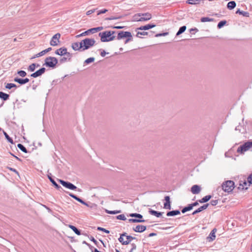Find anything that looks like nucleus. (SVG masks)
Instances as JSON below:
<instances>
[{"label": "nucleus", "instance_id": "423d86ee", "mask_svg": "<svg viewBox=\"0 0 252 252\" xmlns=\"http://www.w3.org/2000/svg\"><path fill=\"white\" fill-rule=\"evenodd\" d=\"M221 187L224 191L229 192L234 189V183L232 181H227L222 184Z\"/></svg>", "mask_w": 252, "mask_h": 252}, {"label": "nucleus", "instance_id": "13d9d810", "mask_svg": "<svg viewBox=\"0 0 252 252\" xmlns=\"http://www.w3.org/2000/svg\"><path fill=\"white\" fill-rule=\"evenodd\" d=\"M198 200L192 203V204H189V206H191V209L193 208V207L194 206H196L197 205H198Z\"/></svg>", "mask_w": 252, "mask_h": 252}, {"label": "nucleus", "instance_id": "2eb2a0df", "mask_svg": "<svg viewBox=\"0 0 252 252\" xmlns=\"http://www.w3.org/2000/svg\"><path fill=\"white\" fill-rule=\"evenodd\" d=\"M156 27V25L155 24H147L145 26H141L138 28L136 29V31L137 30H148L150 29H152L153 28H154Z\"/></svg>", "mask_w": 252, "mask_h": 252}, {"label": "nucleus", "instance_id": "6e6d98bb", "mask_svg": "<svg viewBox=\"0 0 252 252\" xmlns=\"http://www.w3.org/2000/svg\"><path fill=\"white\" fill-rule=\"evenodd\" d=\"M107 11H108V10L106 9L100 10L98 11L97 15H100L101 14L105 13Z\"/></svg>", "mask_w": 252, "mask_h": 252}, {"label": "nucleus", "instance_id": "6ab92c4d", "mask_svg": "<svg viewBox=\"0 0 252 252\" xmlns=\"http://www.w3.org/2000/svg\"><path fill=\"white\" fill-rule=\"evenodd\" d=\"M142 21H148L152 18V15L150 13H141Z\"/></svg>", "mask_w": 252, "mask_h": 252}, {"label": "nucleus", "instance_id": "f3484780", "mask_svg": "<svg viewBox=\"0 0 252 252\" xmlns=\"http://www.w3.org/2000/svg\"><path fill=\"white\" fill-rule=\"evenodd\" d=\"M14 81L18 83L20 85H23V84H26L27 83L29 82L30 80H29V79H28L27 78H25V79H21V78H19L18 77H15L14 79Z\"/></svg>", "mask_w": 252, "mask_h": 252}, {"label": "nucleus", "instance_id": "f8f14e48", "mask_svg": "<svg viewBox=\"0 0 252 252\" xmlns=\"http://www.w3.org/2000/svg\"><path fill=\"white\" fill-rule=\"evenodd\" d=\"M71 47L72 49L75 51H83V47L81 44V42L78 43V42H74L71 45Z\"/></svg>", "mask_w": 252, "mask_h": 252}, {"label": "nucleus", "instance_id": "a211bd4d", "mask_svg": "<svg viewBox=\"0 0 252 252\" xmlns=\"http://www.w3.org/2000/svg\"><path fill=\"white\" fill-rule=\"evenodd\" d=\"M149 212L151 215L155 216L157 218H163V217H162L163 212H159L151 209L149 211Z\"/></svg>", "mask_w": 252, "mask_h": 252}, {"label": "nucleus", "instance_id": "49530a36", "mask_svg": "<svg viewBox=\"0 0 252 252\" xmlns=\"http://www.w3.org/2000/svg\"><path fill=\"white\" fill-rule=\"evenodd\" d=\"M226 21H221L218 24V28L220 29L226 24Z\"/></svg>", "mask_w": 252, "mask_h": 252}, {"label": "nucleus", "instance_id": "79ce46f5", "mask_svg": "<svg viewBox=\"0 0 252 252\" xmlns=\"http://www.w3.org/2000/svg\"><path fill=\"white\" fill-rule=\"evenodd\" d=\"M191 210V206H189V205H188L187 206L185 207L182 210V212L183 213H185V212L190 211Z\"/></svg>", "mask_w": 252, "mask_h": 252}, {"label": "nucleus", "instance_id": "a19ab883", "mask_svg": "<svg viewBox=\"0 0 252 252\" xmlns=\"http://www.w3.org/2000/svg\"><path fill=\"white\" fill-rule=\"evenodd\" d=\"M201 0H188V3L190 4H196L199 3Z\"/></svg>", "mask_w": 252, "mask_h": 252}, {"label": "nucleus", "instance_id": "2f4dec72", "mask_svg": "<svg viewBox=\"0 0 252 252\" xmlns=\"http://www.w3.org/2000/svg\"><path fill=\"white\" fill-rule=\"evenodd\" d=\"M141 13H137L136 14H135L133 16V20L134 21H142V20H141Z\"/></svg>", "mask_w": 252, "mask_h": 252}, {"label": "nucleus", "instance_id": "4468645a", "mask_svg": "<svg viewBox=\"0 0 252 252\" xmlns=\"http://www.w3.org/2000/svg\"><path fill=\"white\" fill-rule=\"evenodd\" d=\"M217 229L214 228L208 237H207V239L209 242H211L214 240L216 238L215 233L217 232Z\"/></svg>", "mask_w": 252, "mask_h": 252}, {"label": "nucleus", "instance_id": "0eeeda50", "mask_svg": "<svg viewBox=\"0 0 252 252\" xmlns=\"http://www.w3.org/2000/svg\"><path fill=\"white\" fill-rule=\"evenodd\" d=\"M58 181L65 188L71 190H75L77 189V187L72 184V183L63 181L61 179H59Z\"/></svg>", "mask_w": 252, "mask_h": 252}, {"label": "nucleus", "instance_id": "e433bc0d", "mask_svg": "<svg viewBox=\"0 0 252 252\" xmlns=\"http://www.w3.org/2000/svg\"><path fill=\"white\" fill-rule=\"evenodd\" d=\"M3 132L4 135L5 136V137L7 139V140L10 143L13 144V141L12 139L9 136V135L7 134V133L6 132H5L4 131H3Z\"/></svg>", "mask_w": 252, "mask_h": 252}, {"label": "nucleus", "instance_id": "c9c22d12", "mask_svg": "<svg viewBox=\"0 0 252 252\" xmlns=\"http://www.w3.org/2000/svg\"><path fill=\"white\" fill-rule=\"evenodd\" d=\"M17 147L19 149H20L22 152L27 153L28 152V151L27 149L25 148V147L22 144H18L17 145Z\"/></svg>", "mask_w": 252, "mask_h": 252}, {"label": "nucleus", "instance_id": "09e8293b", "mask_svg": "<svg viewBox=\"0 0 252 252\" xmlns=\"http://www.w3.org/2000/svg\"><path fill=\"white\" fill-rule=\"evenodd\" d=\"M90 33L89 32V30L87 31H85V32L79 34V35H76V37H81V36H85L86 35H88Z\"/></svg>", "mask_w": 252, "mask_h": 252}, {"label": "nucleus", "instance_id": "c85d7f7f", "mask_svg": "<svg viewBox=\"0 0 252 252\" xmlns=\"http://www.w3.org/2000/svg\"><path fill=\"white\" fill-rule=\"evenodd\" d=\"M236 5V2L234 1H231L227 3V7L228 9L231 10L234 8Z\"/></svg>", "mask_w": 252, "mask_h": 252}, {"label": "nucleus", "instance_id": "6e6552de", "mask_svg": "<svg viewBox=\"0 0 252 252\" xmlns=\"http://www.w3.org/2000/svg\"><path fill=\"white\" fill-rule=\"evenodd\" d=\"M61 37V34L57 33L55 34L52 38L50 44L52 46H56L59 45L60 43V38Z\"/></svg>", "mask_w": 252, "mask_h": 252}, {"label": "nucleus", "instance_id": "aec40b11", "mask_svg": "<svg viewBox=\"0 0 252 252\" xmlns=\"http://www.w3.org/2000/svg\"><path fill=\"white\" fill-rule=\"evenodd\" d=\"M164 200L165 201V202L164 204V208L166 209H170L171 205L170 201V197L169 196H165Z\"/></svg>", "mask_w": 252, "mask_h": 252}, {"label": "nucleus", "instance_id": "cd10ccee", "mask_svg": "<svg viewBox=\"0 0 252 252\" xmlns=\"http://www.w3.org/2000/svg\"><path fill=\"white\" fill-rule=\"evenodd\" d=\"M68 227L70 228L77 235H81V233L80 230L77 229L75 226L72 225H68Z\"/></svg>", "mask_w": 252, "mask_h": 252}, {"label": "nucleus", "instance_id": "c03bdc74", "mask_svg": "<svg viewBox=\"0 0 252 252\" xmlns=\"http://www.w3.org/2000/svg\"><path fill=\"white\" fill-rule=\"evenodd\" d=\"M94 61V57H91L86 60L84 62V63L86 64H89L90 63L93 62Z\"/></svg>", "mask_w": 252, "mask_h": 252}, {"label": "nucleus", "instance_id": "de8ad7c7", "mask_svg": "<svg viewBox=\"0 0 252 252\" xmlns=\"http://www.w3.org/2000/svg\"><path fill=\"white\" fill-rule=\"evenodd\" d=\"M46 53V52L45 51V50H43L41 52H39V53L37 54L34 57V58H37V57H41L42 56H43L44 55H45Z\"/></svg>", "mask_w": 252, "mask_h": 252}, {"label": "nucleus", "instance_id": "ea45409f", "mask_svg": "<svg viewBox=\"0 0 252 252\" xmlns=\"http://www.w3.org/2000/svg\"><path fill=\"white\" fill-rule=\"evenodd\" d=\"M17 86L15 84L13 83H7L5 86V88L8 89H11L12 88H16Z\"/></svg>", "mask_w": 252, "mask_h": 252}, {"label": "nucleus", "instance_id": "603ef678", "mask_svg": "<svg viewBox=\"0 0 252 252\" xmlns=\"http://www.w3.org/2000/svg\"><path fill=\"white\" fill-rule=\"evenodd\" d=\"M247 181L249 184V185L251 184L252 185V173L248 176Z\"/></svg>", "mask_w": 252, "mask_h": 252}, {"label": "nucleus", "instance_id": "69168bd1", "mask_svg": "<svg viewBox=\"0 0 252 252\" xmlns=\"http://www.w3.org/2000/svg\"><path fill=\"white\" fill-rule=\"evenodd\" d=\"M83 244H86V245H87L89 247V248H90V249L92 250L93 247L89 244H88V243H87L86 241H84L83 242Z\"/></svg>", "mask_w": 252, "mask_h": 252}, {"label": "nucleus", "instance_id": "a18cd8bd", "mask_svg": "<svg viewBox=\"0 0 252 252\" xmlns=\"http://www.w3.org/2000/svg\"><path fill=\"white\" fill-rule=\"evenodd\" d=\"M17 73L20 76L22 77H25L27 75V73L23 70L18 71Z\"/></svg>", "mask_w": 252, "mask_h": 252}, {"label": "nucleus", "instance_id": "864d4df0", "mask_svg": "<svg viewBox=\"0 0 252 252\" xmlns=\"http://www.w3.org/2000/svg\"><path fill=\"white\" fill-rule=\"evenodd\" d=\"M97 229L98 230L102 231H103V232H105L106 233H107V234L109 233V230H108L107 229H105V228L101 227H98Z\"/></svg>", "mask_w": 252, "mask_h": 252}, {"label": "nucleus", "instance_id": "473e14b6", "mask_svg": "<svg viewBox=\"0 0 252 252\" xmlns=\"http://www.w3.org/2000/svg\"><path fill=\"white\" fill-rule=\"evenodd\" d=\"M127 216L131 217H135L139 219H142L143 218V216L141 214L137 213H131L129 214V215H127Z\"/></svg>", "mask_w": 252, "mask_h": 252}, {"label": "nucleus", "instance_id": "f257e3e1", "mask_svg": "<svg viewBox=\"0 0 252 252\" xmlns=\"http://www.w3.org/2000/svg\"><path fill=\"white\" fill-rule=\"evenodd\" d=\"M116 33L115 31H106L99 33L98 35L100 37L101 42H109L114 40L116 36L114 35Z\"/></svg>", "mask_w": 252, "mask_h": 252}, {"label": "nucleus", "instance_id": "f03ea898", "mask_svg": "<svg viewBox=\"0 0 252 252\" xmlns=\"http://www.w3.org/2000/svg\"><path fill=\"white\" fill-rule=\"evenodd\" d=\"M135 239V237L127 235L126 233H124L121 234L118 240L122 245H126L129 244L132 240Z\"/></svg>", "mask_w": 252, "mask_h": 252}, {"label": "nucleus", "instance_id": "58836bf2", "mask_svg": "<svg viewBox=\"0 0 252 252\" xmlns=\"http://www.w3.org/2000/svg\"><path fill=\"white\" fill-rule=\"evenodd\" d=\"M148 32H138L136 34V36L137 37L141 38V35H148Z\"/></svg>", "mask_w": 252, "mask_h": 252}, {"label": "nucleus", "instance_id": "bf43d9fd", "mask_svg": "<svg viewBox=\"0 0 252 252\" xmlns=\"http://www.w3.org/2000/svg\"><path fill=\"white\" fill-rule=\"evenodd\" d=\"M168 34V32H163L162 33H158L156 35V36L159 37V36H165V35H167Z\"/></svg>", "mask_w": 252, "mask_h": 252}, {"label": "nucleus", "instance_id": "9d476101", "mask_svg": "<svg viewBox=\"0 0 252 252\" xmlns=\"http://www.w3.org/2000/svg\"><path fill=\"white\" fill-rule=\"evenodd\" d=\"M69 53V52H68L67 51V49L65 47H62L60 49H57L55 51V54L56 55H60L61 56H64Z\"/></svg>", "mask_w": 252, "mask_h": 252}, {"label": "nucleus", "instance_id": "393cba45", "mask_svg": "<svg viewBox=\"0 0 252 252\" xmlns=\"http://www.w3.org/2000/svg\"><path fill=\"white\" fill-rule=\"evenodd\" d=\"M179 214H180V212L179 210H173L168 212L166 215L167 216H174Z\"/></svg>", "mask_w": 252, "mask_h": 252}, {"label": "nucleus", "instance_id": "5701e85b", "mask_svg": "<svg viewBox=\"0 0 252 252\" xmlns=\"http://www.w3.org/2000/svg\"><path fill=\"white\" fill-rule=\"evenodd\" d=\"M248 183L246 180L240 181L239 182V186L238 187V189H247L248 187H247Z\"/></svg>", "mask_w": 252, "mask_h": 252}, {"label": "nucleus", "instance_id": "7c9ffc66", "mask_svg": "<svg viewBox=\"0 0 252 252\" xmlns=\"http://www.w3.org/2000/svg\"><path fill=\"white\" fill-rule=\"evenodd\" d=\"M112 219V217H111ZM113 219H118L122 220H126V218L124 214H121L118 215L116 217H113L112 218Z\"/></svg>", "mask_w": 252, "mask_h": 252}, {"label": "nucleus", "instance_id": "774afa93", "mask_svg": "<svg viewBox=\"0 0 252 252\" xmlns=\"http://www.w3.org/2000/svg\"><path fill=\"white\" fill-rule=\"evenodd\" d=\"M201 211L199 210V209L198 208L197 210H196L195 211H194L193 213H192V215H194V214H196L197 213H198L199 212H200Z\"/></svg>", "mask_w": 252, "mask_h": 252}, {"label": "nucleus", "instance_id": "680f3d73", "mask_svg": "<svg viewBox=\"0 0 252 252\" xmlns=\"http://www.w3.org/2000/svg\"><path fill=\"white\" fill-rule=\"evenodd\" d=\"M95 9L90 10L87 12L86 14L87 15H89L92 13H94L95 11Z\"/></svg>", "mask_w": 252, "mask_h": 252}, {"label": "nucleus", "instance_id": "412c9836", "mask_svg": "<svg viewBox=\"0 0 252 252\" xmlns=\"http://www.w3.org/2000/svg\"><path fill=\"white\" fill-rule=\"evenodd\" d=\"M133 229L135 232H142L146 229V226L142 225H138L136 227H133Z\"/></svg>", "mask_w": 252, "mask_h": 252}, {"label": "nucleus", "instance_id": "4be33fe9", "mask_svg": "<svg viewBox=\"0 0 252 252\" xmlns=\"http://www.w3.org/2000/svg\"><path fill=\"white\" fill-rule=\"evenodd\" d=\"M48 178L50 181V182L53 184V185L54 186L55 188L57 189H60L61 188V187L58 185L57 183L55 182V181L51 177V174L50 173V174L48 175Z\"/></svg>", "mask_w": 252, "mask_h": 252}, {"label": "nucleus", "instance_id": "c756f323", "mask_svg": "<svg viewBox=\"0 0 252 252\" xmlns=\"http://www.w3.org/2000/svg\"><path fill=\"white\" fill-rule=\"evenodd\" d=\"M9 95L5 94L2 92H0V98L4 100H6L9 99Z\"/></svg>", "mask_w": 252, "mask_h": 252}, {"label": "nucleus", "instance_id": "ddd939ff", "mask_svg": "<svg viewBox=\"0 0 252 252\" xmlns=\"http://www.w3.org/2000/svg\"><path fill=\"white\" fill-rule=\"evenodd\" d=\"M72 58V54L70 53L67 54L66 55H64V57L62 58L60 60V62L61 63H65L66 62H69L71 60V59Z\"/></svg>", "mask_w": 252, "mask_h": 252}, {"label": "nucleus", "instance_id": "9b49d317", "mask_svg": "<svg viewBox=\"0 0 252 252\" xmlns=\"http://www.w3.org/2000/svg\"><path fill=\"white\" fill-rule=\"evenodd\" d=\"M45 68L44 67H42L38 70L32 73L31 75V76L33 78H36L38 76H41L42 74H43L45 72Z\"/></svg>", "mask_w": 252, "mask_h": 252}, {"label": "nucleus", "instance_id": "0e129e2a", "mask_svg": "<svg viewBox=\"0 0 252 252\" xmlns=\"http://www.w3.org/2000/svg\"><path fill=\"white\" fill-rule=\"evenodd\" d=\"M90 33H95L96 32L95 28H92L91 29L88 30Z\"/></svg>", "mask_w": 252, "mask_h": 252}, {"label": "nucleus", "instance_id": "b1692460", "mask_svg": "<svg viewBox=\"0 0 252 252\" xmlns=\"http://www.w3.org/2000/svg\"><path fill=\"white\" fill-rule=\"evenodd\" d=\"M67 193L70 196H71L73 198L75 199V200H77L78 202L81 203L83 204L87 205V204L83 200H82L81 198L78 197L75 195L73 194L72 193H70L68 192Z\"/></svg>", "mask_w": 252, "mask_h": 252}, {"label": "nucleus", "instance_id": "20e7f679", "mask_svg": "<svg viewBox=\"0 0 252 252\" xmlns=\"http://www.w3.org/2000/svg\"><path fill=\"white\" fill-rule=\"evenodd\" d=\"M58 61L55 57H49L45 59L44 65L54 68L56 67Z\"/></svg>", "mask_w": 252, "mask_h": 252}, {"label": "nucleus", "instance_id": "dca6fc26", "mask_svg": "<svg viewBox=\"0 0 252 252\" xmlns=\"http://www.w3.org/2000/svg\"><path fill=\"white\" fill-rule=\"evenodd\" d=\"M191 192L194 194H198L201 191V188L197 185H193L191 188Z\"/></svg>", "mask_w": 252, "mask_h": 252}, {"label": "nucleus", "instance_id": "a878e982", "mask_svg": "<svg viewBox=\"0 0 252 252\" xmlns=\"http://www.w3.org/2000/svg\"><path fill=\"white\" fill-rule=\"evenodd\" d=\"M211 198V195H208L204 196L202 199L198 200L201 203H205L208 201Z\"/></svg>", "mask_w": 252, "mask_h": 252}, {"label": "nucleus", "instance_id": "3c124183", "mask_svg": "<svg viewBox=\"0 0 252 252\" xmlns=\"http://www.w3.org/2000/svg\"><path fill=\"white\" fill-rule=\"evenodd\" d=\"M106 212L108 214H118V213H119L121 212V211L119 210V211H108V210H106Z\"/></svg>", "mask_w": 252, "mask_h": 252}, {"label": "nucleus", "instance_id": "bb28decb", "mask_svg": "<svg viewBox=\"0 0 252 252\" xmlns=\"http://www.w3.org/2000/svg\"><path fill=\"white\" fill-rule=\"evenodd\" d=\"M39 66V65L38 64L33 63L31 64L30 65H29V66L28 68V69L29 71L32 72L35 70L36 67H38Z\"/></svg>", "mask_w": 252, "mask_h": 252}, {"label": "nucleus", "instance_id": "8fccbe9b", "mask_svg": "<svg viewBox=\"0 0 252 252\" xmlns=\"http://www.w3.org/2000/svg\"><path fill=\"white\" fill-rule=\"evenodd\" d=\"M208 205H209V204L207 203V204H204L203 206L200 207L198 208L199 209V210L201 212L203 210H205L206 209H207L208 206Z\"/></svg>", "mask_w": 252, "mask_h": 252}, {"label": "nucleus", "instance_id": "f704fd0d", "mask_svg": "<svg viewBox=\"0 0 252 252\" xmlns=\"http://www.w3.org/2000/svg\"><path fill=\"white\" fill-rule=\"evenodd\" d=\"M186 30V27L185 26H183L180 28L179 31L176 33V36H178L181 33H183Z\"/></svg>", "mask_w": 252, "mask_h": 252}, {"label": "nucleus", "instance_id": "4d7b16f0", "mask_svg": "<svg viewBox=\"0 0 252 252\" xmlns=\"http://www.w3.org/2000/svg\"><path fill=\"white\" fill-rule=\"evenodd\" d=\"M218 203V200H212L210 201V203L212 206L216 205Z\"/></svg>", "mask_w": 252, "mask_h": 252}, {"label": "nucleus", "instance_id": "37998d69", "mask_svg": "<svg viewBox=\"0 0 252 252\" xmlns=\"http://www.w3.org/2000/svg\"><path fill=\"white\" fill-rule=\"evenodd\" d=\"M122 16H118V17H116V16H111V17H108V18H106L105 19L106 20H117V19H120L121 18H122Z\"/></svg>", "mask_w": 252, "mask_h": 252}, {"label": "nucleus", "instance_id": "338daca9", "mask_svg": "<svg viewBox=\"0 0 252 252\" xmlns=\"http://www.w3.org/2000/svg\"><path fill=\"white\" fill-rule=\"evenodd\" d=\"M103 28L102 27H98L95 28L96 32L101 31L102 30H103Z\"/></svg>", "mask_w": 252, "mask_h": 252}, {"label": "nucleus", "instance_id": "5fc2aeb1", "mask_svg": "<svg viewBox=\"0 0 252 252\" xmlns=\"http://www.w3.org/2000/svg\"><path fill=\"white\" fill-rule=\"evenodd\" d=\"M132 40V34H131V36L130 37H126V39L125 41V44H126L128 42H129V41H131Z\"/></svg>", "mask_w": 252, "mask_h": 252}, {"label": "nucleus", "instance_id": "72a5a7b5", "mask_svg": "<svg viewBox=\"0 0 252 252\" xmlns=\"http://www.w3.org/2000/svg\"><path fill=\"white\" fill-rule=\"evenodd\" d=\"M236 14H239L240 15H243L244 16H245V17H249V12H248L247 11H241L240 9H238L236 12Z\"/></svg>", "mask_w": 252, "mask_h": 252}, {"label": "nucleus", "instance_id": "052dcab7", "mask_svg": "<svg viewBox=\"0 0 252 252\" xmlns=\"http://www.w3.org/2000/svg\"><path fill=\"white\" fill-rule=\"evenodd\" d=\"M132 248L130 250L129 252H133V250H136V245L135 244H131Z\"/></svg>", "mask_w": 252, "mask_h": 252}, {"label": "nucleus", "instance_id": "1a4fd4ad", "mask_svg": "<svg viewBox=\"0 0 252 252\" xmlns=\"http://www.w3.org/2000/svg\"><path fill=\"white\" fill-rule=\"evenodd\" d=\"M131 36V32H124L120 31L118 33V35L117 36V39L121 40L124 38H126L127 37Z\"/></svg>", "mask_w": 252, "mask_h": 252}, {"label": "nucleus", "instance_id": "e2e57ef3", "mask_svg": "<svg viewBox=\"0 0 252 252\" xmlns=\"http://www.w3.org/2000/svg\"><path fill=\"white\" fill-rule=\"evenodd\" d=\"M91 241H92V242H93L96 245H97V241L93 237V236H91L90 238Z\"/></svg>", "mask_w": 252, "mask_h": 252}, {"label": "nucleus", "instance_id": "39448f33", "mask_svg": "<svg viewBox=\"0 0 252 252\" xmlns=\"http://www.w3.org/2000/svg\"><path fill=\"white\" fill-rule=\"evenodd\" d=\"M252 147V142L247 141L242 145L240 146L237 149V152L240 154H244L245 152L248 151Z\"/></svg>", "mask_w": 252, "mask_h": 252}, {"label": "nucleus", "instance_id": "7ed1b4c3", "mask_svg": "<svg viewBox=\"0 0 252 252\" xmlns=\"http://www.w3.org/2000/svg\"><path fill=\"white\" fill-rule=\"evenodd\" d=\"M81 42L83 47V51H85L93 47L95 43V40L94 39L89 38H86L82 40Z\"/></svg>", "mask_w": 252, "mask_h": 252}, {"label": "nucleus", "instance_id": "4c0bfd02", "mask_svg": "<svg viewBox=\"0 0 252 252\" xmlns=\"http://www.w3.org/2000/svg\"><path fill=\"white\" fill-rule=\"evenodd\" d=\"M201 22H212L213 21V19L212 18H210L209 17H202L200 20Z\"/></svg>", "mask_w": 252, "mask_h": 252}]
</instances>
